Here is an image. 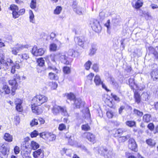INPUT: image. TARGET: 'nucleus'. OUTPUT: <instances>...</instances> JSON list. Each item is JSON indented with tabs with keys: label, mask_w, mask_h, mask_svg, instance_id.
<instances>
[{
	"label": "nucleus",
	"mask_w": 158,
	"mask_h": 158,
	"mask_svg": "<svg viewBox=\"0 0 158 158\" xmlns=\"http://www.w3.org/2000/svg\"><path fill=\"white\" fill-rule=\"evenodd\" d=\"M48 98L46 96L42 95H37L32 99L31 103V109L32 112L37 114H40L42 112V109L38 107L37 106H40L46 102Z\"/></svg>",
	"instance_id": "obj_1"
},
{
	"label": "nucleus",
	"mask_w": 158,
	"mask_h": 158,
	"mask_svg": "<svg viewBox=\"0 0 158 158\" xmlns=\"http://www.w3.org/2000/svg\"><path fill=\"white\" fill-rule=\"evenodd\" d=\"M53 114L55 115H57L60 113L63 116H68L69 115L65 107H61L57 105H55L52 109Z\"/></svg>",
	"instance_id": "obj_2"
},
{
	"label": "nucleus",
	"mask_w": 158,
	"mask_h": 158,
	"mask_svg": "<svg viewBox=\"0 0 158 158\" xmlns=\"http://www.w3.org/2000/svg\"><path fill=\"white\" fill-rule=\"evenodd\" d=\"M30 47L28 44L22 45L17 44L15 46L10 48L11 52L12 54L17 55L19 52L24 48H27Z\"/></svg>",
	"instance_id": "obj_3"
},
{
	"label": "nucleus",
	"mask_w": 158,
	"mask_h": 158,
	"mask_svg": "<svg viewBox=\"0 0 158 158\" xmlns=\"http://www.w3.org/2000/svg\"><path fill=\"white\" fill-rule=\"evenodd\" d=\"M28 142L26 140H24L21 144V148L24 149V148L26 149L31 148L33 150H36L39 147V144L34 141H32L30 146L28 145Z\"/></svg>",
	"instance_id": "obj_4"
},
{
	"label": "nucleus",
	"mask_w": 158,
	"mask_h": 158,
	"mask_svg": "<svg viewBox=\"0 0 158 158\" xmlns=\"http://www.w3.org/2000/svg\"><path fill=\"white\" fill-rule=\"evenodd\" d=\"M73 11L79 15H82L84 13V10L80 6H77V2L76 0L73 1L72 5Z\"/></svg>",
	"instance_id": "obj_5"
},
{
	"label": "nucleus",
	"mask_w": 158,
	"mask_h": 158,
	"mask_svg": "<svg viewBox=\"0 0 158 158\" xmlns=\"http://www.w3.org/2000/svg\"><path fill=\"white\" fill-rule=\"evenodd\" d=\"M45 51L42 48L38 49L37 47L35 46L33 47L32 49L31 53L35 56H41L44 54Z\"/></svg>",
	"instance_id": "obj_6"
},
{
	"label": "nucleus",
	"mask_w": 158,
	"mask_h": 158,
	"mask_svg": "<svg viewBox=\"0 0 158 158\" xmlns=\"http://www.w3.org/2000/svg\"><path fill=\"white\" fill-rule=\"evenodd\" d=\"M90 25L92 29L96 32L101 30V27L99 22L97 20L93 19L91 21Z\"/></svg>",
	"instance_id": "obj_7"
},
{
	"label": "nucleus",
	"mask_w": 158,
	"mask_h": 158,
	"mask_svg": "<svg viewBox=\"0 0 158 158\" xmlns=\"http://www.w3.org/2000/svg\"><path fill=\"white\" fill-rule=\"evenodd\" d=\"M57 57L60 59L61 62L66 65L70 64L71 62H70L68 58L66 56L65 54L63 53H59L57 54Z\"/></svg>",
	"instance_id": "obj_8"
},
{
	"label": "nucleus",
	"mask_w": 158,
	"mask_h": 158,
	"mask_svg": "<svg viewBox=\"0 0 158 158\" xmlns=\"http://www.w3.org/2000/svg\"><path fill=\"white\" fill-rule=\"evenodd\" d=\"M40 135L43 139H45V137H47L50 141H53L56 139L55 135L52 133L43 132L40 133Z\"/></svg>",
	"instance_id": "obj_9"
},
{
	"label": "nucleus",
	"mask_w": 158,
	"mask_h": 158,
	"mask_svg": "<svg viewBox=\"0 0 158 158\" xmlns=\"http://www.w3.org/2000/svg\"><path fill=\"white\" fill-rule=\"evenodd\" d=\"M128 148L131 150L136 152L137 151V145L135 140L133 138H130L129 140Z\"/></svg>",
	"instance_id": "obj_10"
},
{
	"label": "nucleus",
	"mask_w": 158,
	"mask_h": 158,
	"mask_svg": "<svg viewBox=\"0 0 158 158\" xmlns=\"http://www.w3.org/2000/svg\"><path fill=\"white\" fill-rule=\"evenodd\" d=\"M17 81L16 79H11L9 81V82L10 85L12 86L11 94L14 95L15 94V91L17 89L18 84Z\"/></svg>",
	"instance_id": "obj_11"
},
{
	"label": "nucleus",
	"mask_w": 158,
	"mask_h": 158,
	"mask_svg": "<svg viewBox=\"0 0 158 158\" xmlns=\"http://www.w3.org/2000/svg\"><path fill=\"white\" fill-rule=\"evenodd\" d=\"M83 136L90 142L94 143L95 142V136L92 133L85 132L83 134Z\"/></svg>",
	"instance_id": "obj_12"
},
{
	"label": "nucleus",
	"mask_w": 158,
	"mask_h": 158,
	"mask_svg": "<svg viewBox=\"0 0 158 158\" xmlns=\"http://www.w3.org/2000/svg\"><path fill=\"white\" fill-rule=\"evenodd\" d=\"M73 104L76 108H80L84 106L85 102L83 101L80 98H76L74 101Z\"/></svg>",
	"instance_id": "obj_13"
},
{
	"label": "nucleus",
	"mask_w": 158,
	"mask_h": 158,
	"mask_svg": "<svg viewBox=\"0 0 158 158\" xmlns=\"http://www.w3.org/2000/svg\"><path fill=\"white\" fill-rule=\"evenodd\" d=\"M15 103L16 105V110L19 112H21L23 110V108L22 106L23 101L20 99L16 98Z\"/></svg>",
	"instance_id": "obj_14"
},
{
	"label": "nucleus",
	"mask_w": 158,
	"mask_h": 158,
	"mask_svg": "<svg viewBox=\"0 0 158 158\" xmlns=\"http://www.w3.org/2000/svg\"><path fill=\"white\" fill-rule=\"evenodd\" d=\"M33 155L34 158H43L44 157L43 151L40 149L34 152Z\"/></svg>",
	"instance_id": "obj_15"
},
{
	"label": "nucleus",
	"mask_w": 158,
	"mask_h": 158,
	"mask_svg": "<svg viewBox=\"0 0 158 158\" xmlns=\"http://www.w3.org/2000/svg\"><path fill=\"white\" fill-rule=\"evenodd\" d=\"M9 151V149L6 147V144L2 143L0 144V152L3 155L6 156Z\"/></svg>",
	"instance_id": "obj_16"
},
{
	"label": "nucleus",
	"mask_w": 158,
	"mask_h": 158,
	"mask_svg": "<svg viewBox=\"0 0 158 158\" xmlns=\"http://www.w3.org/2000/svg\"><path fill=\"white\" fill-rule=\"evenodd\" d=\"M102 152L101 154L105 158H108L110 157L112 154V152L110 150H108L106 148H103L102 150Z\"/></svg>",
	"instance_id": "obj_17"
},
{
	"label": "nucleus",
	"mask_w": 158,
	"mask_h": 158,
	"mask_svg": "<svg viewBox=\"0 0 158 158\" xmlns=\"http://www.w3.org/2000/svg\"><path fill=\"white\" fill-rule=\"evenodd\" d=\"M74 40L75 42L81 47L84 46V40L81 37H75Z\"/></svg>",
	"instance_id": "obj_18"
},
{
	"label": "nucleus",
	"mask_w": 158,
	"mask_h": 158,
	"mask_svg": "<svg viewBox=\"0 0 158 158\" xmlns=\"http://www.w3.org/2000/svg\"><path fill=\"white\" fill-rule=\"evenodd\" d=\"M65 138L67 139L68 142L71 145H73L74 143V138L73 136L69 134L66 133L65 135Z\"/></svg>",
	"instance_id": "obj_19"
},
{
	"label": "nucleus",
	"mask_w": 158,
	"mask_h": 158,
	"mask_svg": "<svg viewBox=\"0 0 158 158\" xmlns=\"http://www.w3.org/2000/svg\"><path fill=\"white\" fill-rule=\"evenodd\" d=\"M151 76L154 80L158 81V70L156 69L152 71Z\"/></svg>",
	"instance_id": "obj_20"
},
{
	"label": "nucleus",
	"mask_w": 158,
	"mask_h": 158,
	"mask_svg": "<svg viewBox=\"0 0 158 158\" xmlns=\"http://www.w3.org/2000/svg\"><path fill=\"white\" fill-rule=\"evenodd\" d=\"M19 61H16L14 65L12 67L11 70V73L14 74L15 72V69H19L20 68V66L19 64Z\"/></svg>",
	"instance_id": "obj_21"
},
{
	"label": "nucleus",
	"mask_w": 158,
	"mask_h": 158,
	"mask_svg": "<svg viewBox=\"0 0 158 158\" xmlns=\"http://www.w3.org/2000/svg\"><path fill=\"white\" fill-rule=\"evenodd\" d=\"M4 139L8 142H11L12 141V136L8 133H6L4 136Z\"/></svg>",
	"instance_id": "obj_22"
},
{
	"label": "nucleus",
	"mask_w": 158,
	"mask_h": 158,
	"mask_svg": "<svg viewBox=\"0 0 158 158\" xmlns=\"http://www.w3.org/2000/svg\"><path fill=\"white\" fill-rule=\"evenodd\" d=\"M152 119L151 116L149 114H146L144 115L143 118V120L144 122L148 123Z\"/></svg>",
	"instance_id": "obj_23"
},
{
	"label": "nucleus",
	"mask_w": 158,
	"mask_h": 158,
	"mask_svg": "<svg viewBox=\"0 0 158 158\" xmlns=\"http://www.w3.org/2000/svg\"><path fill=\"white\" fill-rule=\"evenodd\" d=\"M134 98L135 99V102L138 104L141 101V97L139 94L136 91L134 93Z\"/></svg>",
	"instance_id": "obj_24"
},
{
	"label": "nucleus",
	"mask_w": 158,
	"mask_h": 158,
	"mask_svg": "<svg viewBox=\"0 0 158 158\" xmlns=\"http://www.w3.org/2000/svg\"><path fill=\"white\" fill-rule=\"evenodd\" d=\"M94 82L96 85H99L102 83L100 78L98 75H96L94 79Z\"/></svg>",
	"instance_id": "obj_25"
},
{
	"label": "nucleus",
	"mask_w": 158,
	"mask_h": 158,
	"mask_svg": "<svg viewBox=\"0 0 158 158\" xmlns=\"http://www.w3.org/2000/svg\"><path fill=\"white\" fill-rule=\"evenodd\" d=\"M97 49V48L96 46L92 45V48L89 50V55L90 56H92L94 55Z\"/></svg>",
	"instance_id": "obj_26"
},
{
	"label": "nucleus",
	"mask_w": 158,
	"mask_h": 158,
	"mask_svg": "<svg viewBox=\"0 0 158 158\" xmlns=\"http://www.w3.org/2000/svg\"><path fill=\"white\" fill-rule=\"evenodd\" d=\"M62 151L64 153L66 154L67 156L71 157L72 151L71 149L64 148L62 149Z\"/></svg>",
	"instance_id": "obj_27"
},
{
	"label": "nucleus",
	"mask_w": 158,
	"mask_h": 158,
	"mask_svg": "<svg viewBox=\"0 0 158 158\" xmlns=\"http://www.w3.org/2000/svg\"><path fill=\"white\" fill-rule=\"evenodd\" d=\"M115 114V112L111 110H109L106 112L107 116L109 118H112Z\"/></svg>",
	"instance_id": "obj_28"
},
{
	"label": "nucleus",
	"mask_w": 158,
	"mask_h": 158,
	"mask_svg": "<svg viewBox=\"0 0 158 158\" xmlns=\"http://www.w3.org/2000/svg\"><path fill=\"white\" fill-rule=\"evenodd\" d=\"M78 53L73 49H70L69 51V56L73 57H76L78 56Z\"/></svg>",
	"instance_id": "obj_29"
},
{
	"label": "nucleus",
	"mask_w": 158,
	"mask_h": 158,
	"mask_svg": "<svg viewBox=\"0 0 158 158\" xmlns=\"http://www.w3.org/2000/svg\"><path fill=\"white\" fill-rule=\"evenodd\" d=\"M143 4V2L142 0H138L135 3L134 8L138 9L141 7Z\"/></svg>",
	"instance_id": "obj_30"
},
{
	"label": "nucleus",
	"mask_w": 158,
	"mask_h": 158,
	"mask_svg": "<svg viewBox=\"0 0 158 158\" xmlns=\"http://www.w3.org/2000/svg\"><path fill=\"white\" fill-rule=\"evenodd\" d=\"M29 13L30 22L32 23H34L35 22L34 15L32 11L31 10H30Z\"/></svg>",
	"instance_id": "obj_31"
},
{
	"label": "nucleus",
	"mask_w": 158,
	"mask_h": 158,
	"mask_svg": "<svg viewBox=\"0 0 158 158\" xmlns=\"http://www.w3.org/2000/svg\"><path fill=\"white\" fill-rule=\"evenodd\" d=\"M62 7L60 6H57L54 11V14L55 15H59L61 13Z\"/></svg>",
	"instance_id": "obj_32"
},
{
	"label": "nucleus",
	"mask_w": 158,
	"mask_h": 158,
	"mask_svg": "<svg viewBox=\"0 0 158 158\" xmlns=\"http://www.w3.org/2000/svg\"><path fill=\"white\" fill-rule=\"evenodd\" d=\"M130 135H127L126 136H122L119 137L118 140L120 142H123L125 141L127 139L130 138Z\"/></svg>",
	"instance_id": "obj_33"
},
{
	"label": "nucleus",
	"mask_w": 158,
	"mask_h": 158,
	"mask_svg": "<svg viewBox=\"0 0 158 158\" xmlns=\"http://www.w3.org/2000/svg\"><path fill=\"white\" fill-rule=\"evenodd\" d=\"M37 61L38 65L42 67L44 65V60L43 58H40L38 59Z\"/></svg>",
	"instance_id": "obj_34"
},
{
	"label": "nucleus",
	"mask_w": 158,
	"mask_h": 158,
	"mask_svg": "<svg viewBox=\"0 0 158 158\" xmlns=\"http://www.w3.org/2000/svg\"><path fill=\"white\" fill-rule=\"evenodd\" d=\"M67 97L68 99L72 101L73 102L76 99L75 98V95L73 93H71L68 94Z\"/></svg>",
	"instance_id": "obj_35"
},
{
	"label": "nucleus",
	"mask_w": 158,
	"mask_h": 158,
	"mask_svg": "<svg viewBox=\"0 0 158 158\" xmlns=\"http://www.w3.org/2000/svg\"><path fill=\"white\" fill-rule=\"evenodd\" d=\"M2 55L1 59H0V63L1 64H3L4 66L7 67L8 66V64L6 61L4 60V56L2 54Z\"/></svg>",
	"instance_id": "obj_36"
},
{
	"label": "nucleus",
	"mask_w": 158,
	"mask_h": 158,
	"mask_svg": "<svg viewBox=\"0 0 158 158\" xmlns=\"http://www.w3.org/2000/svg\"><path fill=\"white\" fill-rule=\"evenodd\" d=\"M57 46L56 44L52 43L50 44L49 49L51 51H55L56 50Z\"/></svg>",
	"instance_id": "obj_37"
},
{
	"label": "nucleus",
	"mask_w": 158,
	"mask_h": 158,
	"mask_svg": "<svg viewBox=\"0 0 158 158\" xmlns=\"http://www.w3.org/2000/svg\"><path fill=\"white\" fill-rule=\"evenodd\" d=\"M10 9L12 10V12L18 11L19 8L17 5L15 4H12L10 7Z\"/></svg>",
	"instance_id": "obj_38"
},
{
	"label": "nucleus",
	"mask_w": 158,
	"mask_h": 158,
	"mask_svg": "<svg viewBox=\"0 0 158 158\" xmlns=\"http://www.w3.org/2000/svg\"><path fill=\"white\" fill-rule=\"evenodd\" d=\"M3 92H4L6 94H9L10 92V89L9 87L7 85H4L2 88Z\"/></svg>",
	"instance_id": "obj_39"
},
{
	"label": "nucleus",
	"mask_w": 158,
	"mask_h": 158,
	"mask_svg": "<svg viewBox=\"0 0 158 158\" xmlns=\"http://www.w3.org/2000/svg\"><path fill=\"white\" fill-rule=\"evenodd\" d=\"M20 56L23 60H27L29 58V56L28 54L24 53L22 54H19Z\"/></svg>",
	"instance_id": "obj_40"
},
{
	"label": "nucleus",
	"mask_w": 158,
	"mask_h": 158,
	"mask_svg": "<svg viewBox=\"0 0 158 158\" xmlns=\"http://www.w3.org/2000/svg\"><path fill=\"white\" fill-rule=\"evenodd\" d=\"M55 72H50L49 73V77L51 80L56 79L57 77L56 74H55Z\"/></svg>",
	"instance_id": "obj_41"
},
{
	"label": "nucleus",
	"mask_w": 158,
	"mask_h": 158,
	"mask_svg": "<svg viewBox=\"0 0 158 158\" xmlns=\"http://www.w3.org/2000/svg\"><path fill=\"white\" fill-rule=\"evenodd\" d=\"M30 6L32 9L36 8V0H31Z\"/></svg>",
	"instance_id": "obj_42"
},
{
	"label": "nucleus",
	"mask_w": 158,
	"mask_h": 158,
	"mask_svg": "<svg viewBox=\"0 0 158 158\" xmlns=\"http://www.w3.org/2000/svg\"><path fill=\"white\" fill-rule=\"evenodd\" d=\"M147 143L149 146H153L155 144V142L151 139H148L146 141Z\"/></svg>",
	"instance_id": "obj_43"
},
{
	"label": "nucleus",
	"mask_w": 158,
	"mask_h": 158,
	"mask_svg": "<svg viewBox=\"0 0 158 158\" xmlns=\"http://www.w3.org/2000/svg\"><path fill=\"white\" fill-rule=\"evenodd\" d=\"M81 127L82 130L85 131H89L90 129V126L88 124L82 125Z\"/></svg>",
	"instance_id": "obj_44"
},
{
	"label": "nucleus",
	"mask_w": 158,
	"mask_h": 158,
	"mask_svg": "<svg viewBox=\"0 0 158 158\" xmlns=\"http://www.w3.org/2000/svg\"><path fill=\"white\" fill-rule=\"evenodd\" d=\"M126 124L129 127H132L135 126L136 123L135 122L131 121H127L126 123Z\"/></svg>",
	"instance_id": "obj_45"
},
{
	"label": "nucleus",
	"mask_w": 158,
	"mask_h": 158,
	"mask_svg": "<svg viewBox=\"0 0 158 158\" xmlns=\"http://www.w3.org/2000/svg\"><path fill=\"white\" fill-rule=\"evenodd\" d=\"M134 114L139 117H141L143 114V112L135 109L134 110Z\"/></svg>",
	"instance_id": "obj_46"
},
{
	"label": "nucleus",
	"mask_w": 158,
	"mask_h": 158,
	"mask_svg": "<svg viewBox=\"0 0 158 158\" xmlns=\"http://www.w3.org/2000/svg\"><path fill=\"white\" fill-rule=\"evenodd\" d=\"M63 71L64 73L68 74L70 73V69L69 67L65 66L63 68Z\"/></svg>",
	"instance_id": "obj_47"
},
{
	"label": "nucleus",
	"mask_w": 158,
	"mask_h": 158,
	"mask_svg": "<svg viewBox=\"0 0 158 158\" xmlns=\"http://www.w3.org/2000/svg\"><path fill=\"white\" fill-rule=\"evenodd\" d=\"M91 64V62L89 60L86 62L84 65L85 69L87 70H89Z\"/></svg>",
	"instance_id": "obj_48"
},
{
	"label": "nucleus",
	"mask_w": 158,
	"mask_h": 158,
	"mask_svg": "<svg viewBox=\"0 0 158 158\" xmlns=\"http://www.w3.org/2000/svg\"><path fill=\"white\" fill-rule=\"evenodd\" d=\"M48 69L49 70H52L56 73H58V70L54 66H49L48 68Z\"/></svg>",
	"instance_id": "obj_49"
},
{
	"label": "nucleus",
	"mask_w": 158,
	"mask_h": 158,
	"mask_svg": "<svg viewBox=\"0 0 158 158\" xmlns=\"http://www.w3.org/2000/svg\"><path fill=\"white\" fill-rule=\"evenodd\" d=\"M129 83L130 86L132 89L133 88V85L135 84L134 82V79L132 78H130L129 79Z\"/></svg>",
	"instance_id": "obj_50"
},
{
	"label": "nucleus",
	"mask_w": 158,
	"mask_h": 158,
	"mask_svg": "<svg viewBox=\"0 0 158 158\" xmlns=\"http://www.w3.org/2000/svg\"><path fill=\"white\" fill-rule=\"evenodd\" d=\"M106 12L105 11L101 12L99 13V17L101 19L103 20L106 17Z\"/></svg>",
	"instance_id": "obj_51"
},
{
	"label": "nucleus",
	"mask_w": 158,
	"mask_h": 158,
	"mask_svg": "<svg viewBox=\"0 0 158 158\" xmlns=\"http://www.w3.org/2000/svg\"><path fill=\"white\" fill-rule=\"evenodd\" d=\"M57 54H52L50 55V58L51 60L52 61L55 62V60L56 59L57 57Z\"/></svg>",
	"instance_id": "obj_52"
},
{
	"label": "nucleus",
	"mask_w": 158,
	"mask_h": 158,
	"mask_svg": "<svg viewBox=\"0 0 158 158\" xmlns=\"http://www.w3.org/2000/svg\"><path fill=\"white\" fill-rule=\"evenodd\" d=\"M38 124V120L36 119H34L30 123V125L32 127Z\"/></svg>",
	"instance_id": "obj_53"
},
{
	"label": "nucleus",
	"mask_w": 158,
	"mask_h": 158,
	"mask_svg": "<svg viewBox=\"0 0 158 158\" xmlns=\"http://www.w3.org/2000/svg\"><path fill=\"white\" fill-rule=\"evenodd\" d=\"M18 11H13L12 12L13 17L14 19H16L19 17L20 16L19 14Z\"/></svg>",
	"instance_id": "obj_54"
},
{
	"label": "nucleus",
	"mask_w": 158,
	"mask_h": 158,
	"mask_svg": "<svg viewBox=\"0 0 158 158\" xmlns=\"http://www.w3.org/2000/svg\"><path fill=\"white\" fill-rule=\"evenodd\" d=\"M112 21L115 23V24L117 25H119L120 24L121 20L120 19L116 18L115 19H113Z\"/></svg>",
	"instance_id": "obj_55"
},
{
	"label": "nucleus",
	"mask_w": 158,
	"mask_h": 158,
	"mask_svg": "<svg viewBox=\"0 0 158 158\" xmlns=\"http://www.w3.org/2000/svg\"><path fill=\"white\" fill-rule=\"evenodd\" d=\"M50 84H52L51 88L53 89H56L58 85L56 82H52L50 83Z\"/></svg>",
	"instance_id": "obj_56"
},
{
	"label": "nucleus",
	"mask_w": 158,
	"mask_h": 158,
	"mask_svg": "<svg viewBox=\"0 0 158 158\" xmlns=\"http://www.w3.org/2000/svg\"><path fill=\"white\" fill-rule=\"evenodd\" d=\"M38 134L39 133L37 131L35 130L31 133V136L32 138L35 137H36Z\"/></svg>",
	"instance_id": "obj_57"
},
{
	"label": "nucleus",
	"mask_w": 158,
	"mask_h": 158,
	"mask_svg": "<svg viewBox=\"0 0 158 158\" xmlns=\"http://www.w3.org/2000/svg\"><path fill=\"white\" fill-rule=\"evenodd\" d=\"M66 126L63 123L59 125L58 129L60 131H63L65 129Z\"/></svg>",
	"instance_id": "obj_58"
},
{
	"label": "nucleus",
	"mask_w": 158,
	"mask_h": 158,
	"mask_svg": "<svg viewBox=\"0 0 158 158\" xmlns=\"http://www.w3.org/2000/svg\"><path fill=\"white\" fill-rule=\"evenodd\" d=\"M111 95L115 101L118 102H119L120 101L119 98L116 95L111 94Z\"/></svg>",
	"instance_id": "obj_59"
},
{
	"label": "nucleus",
	"mask_w": 158,
	"mask_h": 158,
	"mask_svg": "<svg viewBox=\"0 0 158 158\" xmlns=\"http://www.w3.org/2000/svg\"><path fill=\"white\" fill-rule=\"evenodd\" d=\"M148 127L151 131H153L154 130V126L152 123H150L148 125Z\"/></svg>",
	"instance_id": "obj_60"
},
{
	"label": "nucleus",
	"mask_w": 158,
	"mask_h": 158,
	"mask_svg": "<svg viewBox=\"0 0 158 158\" xmlns=\"http://www.w3.org/2000/svg\"><path fill=\"white\" fill-rule=\"evenodd\" d=\"M93 69L96 72L98 71V66L97 64H94L92 67Z\"/></svg>",
	"instance_id": "obj_61"
},
{
	"label": "nucleus",
	"mask_w": 158,
	"mask_h": 158,
	"mask_svg": "<svg viewBox=\"0 0 158 158\" xmlns=\"http://www.w3.org/2000/svg\"><path fill=\"white\" fill-rule=\"evenodd\" d=\"M94 76V74L92 73H91L87 76V78L88 80L92 81L93 77Z\"/></svg>",
	"instance_id": "obj_62"
},
{
	"label": "nucleus",
	"mask_w": 158,
	"mask_h": 158,
	"mask_svg": "<svg viewBox=\"0 0 158 158\" xmlns=\"http://www.w3.org/2000/svg\"><path fill=\"white\" fill-rule=\"evenodd\" d=\"M142 95L144 97V100L147 101L148 100V95L147 93H143L142 94Z\"/></svg>",
	"instance_id": "obj_63"
},
{
	"label": "nucleus",
	"mask_w": 158,
	"mask_h": 158,
	"mask_svg": "<svg viewBox=\"0 0 158 158\" xmlns=\"http://www.w3.org/2000/svg\"><path fill=\"white\" fill-rule=\"evenodd\" d=\"M22 155L23 158H31V157L29 156L28 154L26 153H22Z\"/></svg>",
	"instance_id": "obj_64"
}]
</instances>
